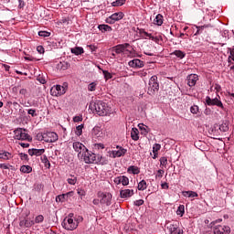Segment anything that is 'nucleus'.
I'll return each instance as SVG.
<instances>
[{"mask_svg":"<svg viewBox=\"0 0 234 234\" xmlns=\"http://www.w3.org/2000/svg\"><path fill=\"white\" fill-rule=\"evenodd\" d=\"M83 52H85V51L83 50V48H81V47H76V48H71V54H75V56H81V54H83Z\"/></svg>","mask_w":234,"mask_h":234,"instance_id":"nucleus-27","label":"nucleus"},{"mask_svg":"<svg viewBox=\"0 0 234 234\" xmlns=\"http://www.w3.org/2000/svg\"><path fill=\"white\" fill-rule=\"evenodd\" d=\"M186 213V207L184 205H180L177 208L176 214L180 217H184V214Z\"/></svg>","mask_w":234,"mask_h":234,"instance_id":"nucleus-37","label":"nucleus"},{"mask_svg":"<svg viewBox=\"0 0 234 234\" xmlns=\"http://www.w3.org/2000/svg\"><path fill=\"white\" fill-rule=\"evenodd\" d=\"M160 164L163 165V167H165V165H167V157H161Z\"/></svg>","mask_w":234,"mask_h":234,"instance_id":"nucleus-48","label":"nucleus"},{"mask_svg":"<svg viewBox=\"0 0 234 234\" xmlns=\"http://www.w3.org/2000/svg\"><path fill=\"white\" fill-rule=\"evenodd\" d=\"M103 75H104L105 80H111L112 78V75L107 70L103 71Z\"/></svg>","mask_w":234,"mask_h":234,"instance_id":"nucleus-50","label":"nucleus"},{"mask_svg":"<svg viewBox=\"0 0 234 234\" xmlns=\"http://www.w3.org/2000/svg\"><path fill=\"white\" fill-rule=\"evenodd\" d=\"M15 140H27V142H32V136L27 133V129L17 128L14 131Z\"/></svg>","mask_w":234,"mask_h":234,"instance_id":"nucleus-3","label":"nucleus"},{"mask_svg":"<svg viewBox=\"0 0 234 234\" xmlns=\"http://www.w3.org/2000/svg\"><path fill=\"white\" fill-rule=\"evenodd\" d=\"M27 89H21L19 90V94H22V96H27Z\"/></svg>","mask_w":234,"mask_h":234,"instance_id":"nucleus-62","label":"nucleus"},{"mask_svg":"<svg viewBox=\"0 0 234 234\" xmlns=\"http://www.w3.org/2000/svg\"><path fill=\"white\" fill-rule=\"evenodd\" d=\"M62 228H64V229H67L68 231H74V229L78 228V225L76 224V222H74V219L70 218H66L62 222Z\"/></svg>","mask_w":234,"mask_h":234,"instance_id":"nucleus-8","label":"nucleus"},{"mask_svg":"<svg viewBox=\"0 0 234 234\" xmlns=\"http://www.w3.org/2000/svg\"><path fill=\"white\" fill-rule=\"evenodd\" d=\"M122 5H125V0H116L112 3V6H122Z\"/></svg>","mask_w":234,"mask_h":234,"instance_id":"nucleus-41","label":"nucleus"},{"mask_svg":"<svg viewBox=\"0 0 234 234\" xmlns=\"http://www.w3.org/2000/svg\"><path fill=\"white\" fill-rule=\"evenodd\" d=\"M99 30H101V32H112V27H111V26L109 25H99L98 26Z\"/></svg>","mask_w":234,"mask_h":234,"instance_id":"nucleus-25","label":"nucleus"},{"mask_svg":"<svg viewBox=\"0 0 234 234\" xmlns=\"http://www.w3.org/2000/svg\"><path fill=\"white\" fill-rule=\"evenodd\" d=\"M90 111H95V112L99 116H107V114L111 112V107H109V104H107V102H103V101L90 102Z\"/></svg>","mask_w":234,"mask_h":234,"instance_id":"nucleus-1","label":"nucleus"},{"mask_svg":"<svg viewBox=\"0 0 234 234\" xmlns=\"http://www.w3.org/2000/svg\"><path fill=\"white\" fill-rule=\"evenodd\" d=\"M58 96H63V94H65V92H67V90H65V87L61 86V85H57L55 87Z\"/></svg>","mask_w":234,"mask_h":234,"instance_id":"nucleus-34","label":"nucleus"},{"mask_svg":"<svg viewBox=\"0 0 234 234\" xmlns=\"http://www.w3.org/2000/svg\"><path fill=\"white\" fill-rule=\"evenodd\" d=\"M113 182L117 184V186H120V184L122 186H129V177L125 176H120L115 177Z\"/></svg>","mask_w":234,"mask_h":234,"instance_id":"nucleus-14","label":"nucleus"},{"mask_svg":"<svg viewBox=\"0 0 234 234\" xmlns=\"http://www.w3.org/2000/svg\"><path fill=\"white\" fill-rule=\"evenodd\" d=\"M213 231L215 234H229L231 233V229L228 226L218 225L214 227Z\"/></svg>","mask_w":234,"mask_h":234,"instance_id":"nucleus-13","label":"nucleus"},{"mask_svg":"<svg viewBox=\"0 0 234 234\" xmlns=\"http://www.w3.org/2000/svg\"><path fill=\"white\" fill-rule=\"evenodd\" d=\"M100 165H107L109 164V160L107 157H103L102 155L97 154V163Z\"/></svg>","mask_w":234,"mask_h":234,"instance_id":"nucleus-22","label":"nucleus"},{"mask_svg":"<svg viewBox=\"0 0 234 234\" xmlns=\"http://www.w3.org/2000/svg\"><path fill=\"white\" fill-rule=\"evenodd\" d=\"M100 202L102 206H111L112 204V195L111 193H101L98 194Z\"/></svg>","mask_w":234,"mask_h":234,"instance_id":"nucleus-6","label":"nucleus"},{"mask_svg":"<svg viewBox=\"0 0 234 234\" xmlns=\"http://www.w3.org/2000/svg\"><path fill=\"white\" fill-rule=\"evenodd\" d=\"M159 90L160 84H158V77L152 76L148 83L147 94H149V96H154Z\"/></svg>","mask_w":234,"mask_h":234,"instance_id":"nucleus-2","label":"nucleus"},{"mask_svg":"<svg viewBox=\"0 0 234 234\" xmlns=\"http://www.w3.org/2000/svg\"><path fill=\"white\" fill-rule=\"evenodd\" d=\"M20 171H21V173H27V174L32 173V166H30V165H22L20 167Z\"/></svg>","mask_w":234,"mask_h":234,"instance_id":"nucleus-36","label":"nucleus"},{"mask_svg":"<svg viewBox=\"0 0 234 234\" xmlns=\"http://www.w3.org/2000/svg\"><path fill=\"white\" fill-rule=\"evenodd\" d=\"M127 173H132L133 175H140V168H138V166L131 165L128 167Z\"/></svg>","mask_w":234,"mask_h":234,"instance_id":"nucleus-26","label":"nucleus"},{"mask_svg":"<svg viewBox=\"0 0 234 234\" xmlns=\"http://www.w3.org/2000/svg\"><path fill=\"white\" fill-rule=\"evenodd\" d=\"M57 69L58 70H67L69 69H70V63L69 62H59L58 65H57Z\"/></svg>","mask_w":234,"mask_h":234,"instance_id":"nucleus-21","label":"nucleus"},{"mask_svg":"<svg viewBox=\"0 0 234 234\" xmlns=\"http://www.w3.org/2000/svg\"><path fill=\"white\" fill-rule=\"evenodd\" d=\"M183 195L184 197H188V198H197V197H198V194L194 191H185Z\"/></svg>","mask_w":234,"mask_h":234,"instance_id":"nucleus-31","label":"nucleus"},{"mask_svg":"<svg viewBox=\"0 0 234 234\" xmlns=\"http://www.w3.org/2000/svg\"><path fill=\"white\" fill-rule=\"evenodd\" d=\"M198 111H199V109H198V106H197V105H193V106H191V108H190V112H191L192 114H198Z\"/></svg>","mask_w":234,"mask_h":234,"instance_id":"nucleus-43","label":"nucleus"},{"mask_svg":"<svg viewBox=\"0 0 234 234\" xmlns=\"http://www.w3.org/2000/svg\"><path fill=\"white\" fill-rule=\"evenodd\" d=\"M58 133L54 132L44 133V142L47 144H54V142H58Z\"/></svg>","mask_w":234,"mask_h":234,"instance_id":"nucleus-10","label":"nucleus"},{"mask_svg":"<svg viewBox=\"0 0 234 234\" xmlns=\"http://www.w3.org/2000/svg\"><path fill=\"white\" fill-rule=\"evenodd\" d=\"M206 103L209 107L216 106V107H219V109H222V111H224V104L222 103V101H220V96H218L214 99H211V97L207 96Z\"/></svg>","mask_w":234,"mask_h":234,"instance_id":"nucleus-5","label":"nucleus"},{"mask_svg":"<svg viewBox=\"0 0 234 234\" xmlns=\"http://www.w3.org/2000/svg\"><path fill=\"white\" fill-rule=\"evenodd\" d=\"M82 156L85 164H97L98 162V155L94 153L89 152V150H87Z\"/></svg>","mask_w":234,"mask_h":234,"instance_id":"nucleus-9","label":"nucleus"},{"mask_svg":"<svg viewBox=\"0 0 234 234\" xmlns=\"http://www.w3.org/2000/svg\"><path fill=\"white\" fill-rule=\"evenodd\" d=\"M164 170L160 169L157 171V174L155 176V178H162V176H164Z\"/></svg>","mask_w":234,"mask_h":234,"instance_id":"nucleus-52","label":"nucleus"},{"mask_svg":"<svg viewBox=\"0 0 234 234\" xmlns=\"http://www.w3.org/2000/svg\"><path fill=\"white\" fill-rule=\"evenodd\" d=\"M18 8H25V1L23 0H18Z\"/></svg>","mask_w":234,"mask_h":234,"instance_id":"nucleus-63","label":"nucleus"},{"mask_svg":"<svg viewBox=\"0 0 234 234\" xmlns=\"http://www.w3.org/2000/svg\"><path fill=\"white\" fill-rule=\"evenodd\" d=\"M123 16L124 15L122 12L114 13L106 19V23L109 25H114L116 21H121V19H123Z\"/></svg>","mask_w":234,"mask_h":234,"instance_id":"nucleus-11","label":"nucleus"},{"mask_svg":"<svg viewBox=\"0 0 234 234\" xmlns=\"http://www.w3.org/2000/svg\"><path fill=\"white\" fill-rule=\"evenodd\" d=\"M73 192H68L66 194H62V195H58L56 197V201L57 202H67V200H69V197H70L72 195Z\"/></svg>","mask_w":234,"mask_h":234,"instance_id":"nucleus-20","label":"nucleus"},{"mask_svg":"<svg viewBox=\"0 0 234 234\" xmlns=\"http://www.w3.org/2000/svg\"><path fill=\"white\" fill-rule=\"evenodd\" d=\"M197 80H198V75L197 74H190L186 77L188 87H195V85H197Z\"/></svg>","mask_w":234,"mask_h":234,"instance_id":"nucleus-16","label":"nucleus"},{"mask_svg":"<svg viewBox=\"0 0 234 234\" xmlns=\"http://www.w3.org/2000/svg\"><path fill=\"white\" fill-rule=\"evenodd\" d=\"M45 220V217L43 215H38L36 217L34 223L35 224H41Z\"/></svg>","mask_w":234,"mask_h":234,"instance_id":"nucleus-40","label":"nucleus"},{"mask_svg":"<svg viewBox=\"0 0 234 234\" xmlns=\"http://www.w3.org/2000/svg\"><path fill=\"white\" fill-rule=\"evenodd\" d=\"M45 133H38L37 134V140H39L40 142L45 141Z\"/></svg>","mask_w":234,"mask_h":234,"instance_id":"nucleus-57","label":"nucleus"},{"mask_svg":"<svg viewBox=\"0 0 234 234\" xmlns=\"http://www.w3.org/2000/svg\"><path fill=\"white\" fill-rule=\"evenodd\" d=\"M68 184H69V186H76V182H78V177H76V176L73 175H69V176L67 179Z\"/></svg>","mask_w":234,"mask_h":234,"instance_id":"nucleus-30","label":"nucleus"},{"mask_svg":"<svg viewBox=\"0 0 234 234\" xmlns=\"http://www.w3.org/2000/svg\"><path fill=\"white\" fill-rule=\"evenodd\" d=\"M171 56H176L179 59H184V58H186V54L182 50H175Z\"/></svg>","mask_w":234,"mask_h":234,"instance_id":"nucleus-32","label":"nucleus"},{"mask_svg":"<svg viewBox=\"0 0 234 234\" xmlns=\"http://www.w3.org/2000/svg\"><path fill=\"white\" fill-rule=\"evenodd\" d=\"M88 48H90V50L91 51V52H96V49L98 48L96 46H94V45H89L88 46Z\"/></svg>","mask_w":234,"mask_h":234,"instance_id":"nucleus-61","label":"nucleus"},{"mask_svg":"<svg viewBox=\"0 0 234 234\" xmlns=\"http://www.w3.org/2000/svg\"><path fill=\"white\" fill-rule=\"evenodd\" d=\"M138 127H139V129H140L141 131H143V133H144L145 134H147V133H149V132L147 131V128L144 127V124H139Z\"/></svg>","mask_w":234,"mask_h":234,"instance_id":"nucleus-55","label":"nucleus"},{"mask_svg":"<svg viewBox=\"0 0 234 234\" xmlns=\"http://www.w3.org/2000/svg\"><path fill=\"white\" fill-rule=\"evenodd\" d=\"M121 198H130L134 195V190L133 189H124L120 191Z\"/></svg>","mask_w":234,"mask_h":234,"instance_id":"nucleus-19","label":"nucleus"},{"mask_svg":"<svg viewBox=\"0 0 234 234\" xmlns=\"http://www.w3.org/2000/svg\"><path fill=\"white\" fill-rule=\"evenodd\" d=\"M144 36H146V37H149V39H152V41H156V37H154L151 33H145Z\"/></svg>","mask_w":234,"mask_h":234,"instance_id":"nucleus-58","label":"nucleus"},{"mask_svg":"<svg viewBox=\"0 0 234 234\" xmlns=\"http://www.w3.org/2000/svg\"><path fill=\"white\" fill-rule=\"evenodd\" d=\"M139 133L140 132L137 130V128H133L131 132L132 140H134V142H138V140H140V136L138 135Z\"/></svg>","mask_w":234,"mask_h":234,"instance_id":"nucleus-24","label":"nucleus"},{"mask_svg":"<svg viewBox=\"0 0 234 234\" xmlns=\"http://www.w3.org/2000/svg\"><path fill=\"white\" fill-rule=\"evenodd\" d=\"M134 206H137V207L144 206V199H138L134 201Z\"/></svg>","mask_w":234,"mask_h":234,"instance_id":"nucleus-56","label":"nucleus"},{"mask_svg":"<svg viewBox=\"0 0 234 234\" xmlns=\"http://www.w3.org/2000/svg\"><path fill=\"white\" fill-rule=\"evenodd\" d=\"M220 222H222V218H218V219L212 221L210 223V228H213V226H215V224H220Z\"/></svg>","mask_w":234,"mask_h":234,"instance_id":"nucleus-54","label":"nucleus"},{"mask_svg":"<svg viewBox=\"0 0 234 234\" xmlns=\"http://www.w3.org/2000/svg\"><path fill=\"white\" fill-rule=\"evenodd\" d=\"M129 67H131L132 69H142V67H144V61H142L141 59L138 58H134L133 60H130L128 62Z\"/></svg>","mask_w":234,"mask_h":234,"instance_id":"nucleus-15","label":"nucleus"},{"mask_svg":"<svg viewBox=\"0 0 234 234\" xmlns=\"http://www.w3.org/2000/svg\"><path fill=\"white\" fill-rule=\"evenodd\" d=\"M19 156L21 160H28V154H27L20 153Z\"/></svg>","mask_w":234,"mask_h":234,"instance_id":"nucleus-59","label":"nucleus"},{"mask_svg":"<svg viewBox=\"0 0 234 234\" xmlns=\"http://www.w3.org/2000/svg\"><path fill=\"white\" fill-rule=\"evenodd\" d=\"M138 189L139 191H145V189H147V182H145V180H142L138 184Z\"/></svg>","mask_w":234,"mask_h":234,"instance_id":"nucleus-35","label":"nucleus"},{"mask_svg":"<svg viewBox=\"0 0 234 234\" xmlns=\"http://www.w3.org/2000/svg\"><path fill=\"white\" fill-rule=\"evenodd\" d=\"M12 158V154L6 151H1L0 152V159L2 160H10Z\"/></svg>","mask_w":234,"mask_h":234,"instance_id":"nucleus-29","label":"nucleus"},{"mask_svg":"<svg viewBox=\"0 0 234 234\" xmlns=\"http://www.w3.org/2000/svg\"><path fill=\"white\" fill-rule=\"evenodd\" d=\"M219 131H221L222 133H228V131H229V126L228 125V123H222L221 125H219Z\"/></svg>","mask_w":234,"mask_h":234,"instance_id":"nucleus-39","label":"nucleus"},{"mask_svg":"<svg viewBox=\"0 0 234 234\" xmlns=\"http://www.w3.org/2000/svg\"><path fill=\"white\" fill-rule=\"evenodd\" d=\"M88 90H90V92H93V90H96V83L94 82L90 83L88 87Z\"/></svg>","mask_w":234,"mask_h":234,"instance_id":"nucleus-49","label":"nucleus"},{"mask_svg":"<svg viewBox=\"0 0 234 234\" xmlns=\"http://www.w3.org/2000/svg\"><path fill=\"white\" fill-rule=\"evenodd\" d=\"M76 129H77V132H76L77 136H81V134H83V124L77 126Z\"/></svg>","mask_w":234,"mask_h":234,"instance_id":"nucleus-42","label":"nucleus"},{"mask_svg":"<svg viewBox=\"0 0 234 234\" xmlns=\"http://www.w3.org/2000/svg\"><path fill=\"white\" fill-rule=\"evenodd\" d=\"M160 149H162V145H160V144H155L153 146V153H158Z\"/></svg>","mask_w":234,"mask_h":234,"instance_id":"nucleus-46","label":"nucleus"},{"mask_svg":"<svg viewBox=\"0 0 234 234\" xmlns=\"http://www.w3.org/2000/svg\"><path fill=\"white\" fill-rule=\"evenodd\" d=\"M166 229L169 234H184V229H180V224L177 221L167 223Z\"/></svg>","mask_w":234,"mask_h":234,"instance_id":"nucleus-4","label":"nucleus"},{"mask_svg":"<svg viewBox=\"0 0 234 234\" xmlns=\"http://www.w3.org/2000/svg\"><path fill=\"white\" fill-rule=\"evenodd\" d=\"M45 153V149H36L35 148V156H41Z\"/></svg>","mask_w":234,"mask_h":234,"instance_id":"nucleus-47","label":"nucleus"},{"mask_svg":"<svg viewBox=\"0 0 234 234\" xmlns=\"http://www.w3.org/2000/svg\"><path fill=\"white\" fill-rule=\"evenodd\" d=\"M27 114H29L30 116H32V118H36V116H37V112H36L35 109H29V110H27Z\"/></svg>","mask_w":234,"mask_h":234,"instance_id":"nucleus-44","label":"nucleus"},{"mask_svg":"<svg viewBox=\"0 0 234 234\" xmlns=\"http://www.w3.org/2000/svg\"><path fill=\"white\" fill-rule=\"evenodd\" d=\"M73 149L74 151H76V153L81 154V156H83V154H85V153L89 151V149H87V147L80 142L73 143Z\"/></svg>","mask_w":234,"mask_h":234,"instance_id":"nucleus-12","label":"nucleus"},{"mask_svg":"<svg viewBox=\"0 0 234 234\" xmlns=\"http://www.w3.org/2000/svg\"><path fill=\"white\" fill-rule=\"evenodd\" d=\"M34 220H30L28 218H24L22 220H20L19 222V226L20 228H32V226H34Z\"/></svg>","mask_w":234,"mask_h":234,"instance_id":"nucleus-18","label":"nucleus"},{"mask_svg":"<svg viewBox=\"0 0 234 234\" xmlns=\"http://www.w3.org/2000/svg\"><path fill=\"white\" fill-rule=\"evenodd\" d=\"M37 81H39V83H41L42 85H45V83H47V79H45V77L43 76H39L37 77Z\"/></svg>","mask_w":234,"mask_h":234,"instance_id":"nucleus-51","label":"nucleus"},{"mask_svg":"<svg viewBox=\"0 0 234 234\" xmlns=\"http://www.w3.org/2000/svg\"><path fill=\"white\" fill-rule=\"evenodd\" d=\"M82 120H83V117L81 116H75L73 118V122H75L76 123H78V122H82Z\"/></svg>","mask_w":234,"mask_h":234,"instance_id":"nucleus-60","label":"nucleus"},{"mask_svg":"<svg viewBox=\"0 0 234 234\" xmlns=\"http://www.w3.org/2000/svg\"><path fill=\"white\" fill-rule=\"evenodd\" d=\"M154 25H157V27H162V25H164V16L158 14L154 19Z\"/></svg>","mask_w":234,"mask_h":234,"instance_id":"nucleus-23","label":"nucleus"},{"mask_svg":"<svg viewBox=\"0 0 234 234\" xmlns=\"http://www.w3.org/2000/svg\"><path fill=\"white\" fill-rule=\"evenodd\" d=\"M116 148L118 149L117 151L114 150L112 151V156L113 158H120V156H123V154H125V153H127V149L117 145Z\"/></svg>","mask_w":234,"mask_h":234,"instance_id":"nucleus-17","label":"nucleus"},{"mask_svg":"<svg viewBox=\"0 0 234 234\" xmlns=\"http://www.w3.org/2000/svg\"><path fill=\"white\" fill-rule=\"evenodd\" d=\"M38 36H40V37H48L50 33L48 31H39Z\"/></svg>","mask_w":234,"mask_h":234,"instance_id":"nucleus-45","label":"nucleus"},{"mask_svg":"<svg viewBox=\"0 0 234 234\" xmlns=\"http://www.w3.org/2000/svg\"><path fill=\"white\" fill-rule=\"evenodd\" d=\"M131 48H133V47L129 43L119 44L112 48L114 52H116L117 54H122V52H125V51L129 52L130 54H133V51H131Z\"/></svg>","mask_w":234,"mask_h":234,"instance_id":"nucleus-7","label":"nucleus"},{"mask_svg":"<svg viewBox=\"0 0 234 234\" xmlns=\"http://www.w3.org/2000/svg\"><path fill=\"white\" fill-rule=\"evenodd\" d=\"M161 187L162 189H169V185L167 183H162Z\"/></svg>","mask_w":234,"mask_h":234,"instance_id":"nucleus-64","label":"nucleus"},{"mask_svg":"<svg viewBox=\"0 0 234 234\" xmlns=\"http://www.w3.org/2000/svg\"><path fill=\"white\" fill-rule=\"evenodd\" d=\"M197 30L195 34V36H200V34L204 33V29L207 28V26H200V27H197Z\"/></svg>","mask_w":234,"mask_h":234,"instance_id":"nucleus-38","label":"nucleus"},{"mask_svg":"<svg viewBox=\"0 0 234 234\" xmlns=\"http://www.w3.org/2000/svg\"><path fill=\"white\" fill-rule=\"evenodd\" d=\"M40 160L42 164L45 165V167H47L48 169H50V161H48V157H47V155H42L40 157Z\"/></svg>","mask_w":234,"mask_h":234,"instance_id":"nucleus-33","label":"nucleus"},{"mask_svg":"<svg viewBox=\"0 0 234 234\" xmlns=\"http://www.w3.org/2000/svg\"><path fill=\"white\" fill-rule=\"evenodd\" d=\"M91 134L94 138H100V135L101 134V128H100V126H95L92 129Z\"/></svg>","mask_w":234,"mask_h":234,"instance_id":"nucleus-28","label":"nucleus"},{"mask_svg":"<svg viewBox=\"0 0 234 234\" xmlns=\"http://www.w3.org/2000/svg\"><path fill=\"white\" fill-rule=\"evenodd\" d=\"M37 50L38 54H45V48H43V46H38Z\"/></svg>","mask_w":234,"mask_h":234,"instance_id":"nucleus-53","label":"nucleus"}]
</instances>
